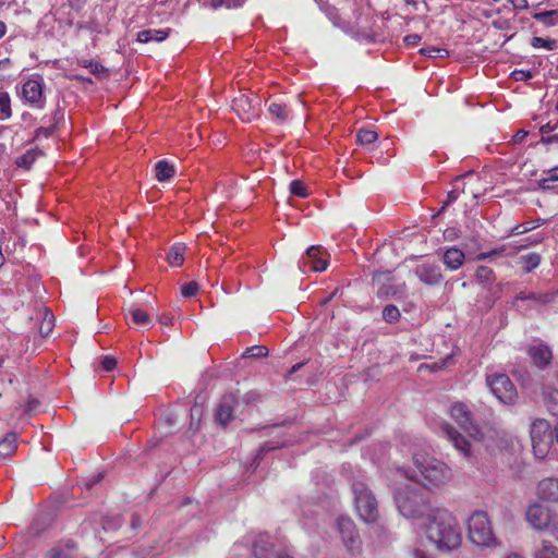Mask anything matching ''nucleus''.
Masks as SVG:
<instances>
[{"label":"nucleus","instance_id":"13","mask_svg":"<svg viewBox=\"0 0 558 558\" xmlns=\"http://www.w3.org/2000/svg\"><path fill=\"white\" fill-rule=\"evenodd\" d=\"M258 100L246 95H240L233 99L232 109L244 122H251L258 117Z\"/></svg>","mask_w":558,"mask_h":558},{"label":"nucleus","instance_id":"44","mask_svg":"<svg viewBox=\"0 0 558 558\" xmlns=\"http://www.w3.org/2000/svg\"><path fill=\"white\" fill-rule=\"evenodd\" d=\"M289 190H290V193L292 195H295V196H299V197H306L308 195L307 191H306V186L300 180L291 181Z\"/></svg>","mask_w":558,"mask_h":558},{"label":"nucleus","instance_id":"24","mask_svg":"<svg viewBox=\"0 0 558 558\" xmlns=\"http://www.w3.org/2000/svg\"><path fill=\"white\" fill-rule=\"evenodd\" d=\"M538 186L544 191L558 192V167L546 172V175L538 181Z\"/></svg>","mask_w":558,"mask_h":558},{"label":"nucleus","instance_id":"42","mask_svg":"<svg viewBox=\"0 0 558 558\" xmlns=\"http://www.w3.org/2000/svg\"><path fill=\"white\" fill-rule=\"evenodd\" d=\"M122 525V519L120 515L105 517L102 519V529L106 532L118 530Z\"/></svg>","mask_w":558,"mask_h":558},{"label":"nucleus","instance_id":"45","mask_svg":"<svg viewBox=\"0 0 558 558\" xmlns=\"http://www.w3.org/2000/svg\"><path fill=\"white\" fill-rule=\"evenodd\" d=\"M283 446H284V444H283V442H280V441H276V442H272V441H271V442H265V444L260 447V449H259V451H258V453H257V456H256V459L260 460L264 453H266V452H268V451L276 450V449L281 448V447H283Z\"/></svg>","mask_w":558,"mask_h":558},{"label":"nucleus","instance_id":"25","mask_svg":"<svg viewBox=\"0 0 558 558\" xmlns=\"http://www.w3.org/2000/svg\"><path fill=\"white\" fill-rule=\"evenodd\" d=\"M175 173L173 165L167 160H160L155 165V175L159 182L170 180Z\"/></svg>","mask_w":558,"mask_h":558},{"label":"nucleus","instance_id":"21","mask_svg":"<svg viewBox=\"0 0 558 558\" xmlns=\"http://www.w3.org/2000/svg\"><path fill=\"white\" fill-rule=\"evenodd\" d=\"M272 544L267 534H258L253 542V554L256 558H269L272 555Z\"/></svg>","mask_w":558,"mask_h":558},{"label":"nucleus","instance_id":"12","mask_svg":"<svg viewBox=\"0 0 558 558\" xmlns=\"http://www.w3.org/2000/svg\"><path fill=\"white\" fill-rule=\"evenodd\" d=\"M44 88L45 83L40 76L27 80L22 86L23 99L34 108L43 109L45 106Z\"/></svg>","mask_w":558,"mask_h":558},{"label":"nucleus","instance_id":"6","mask_svg":"<svg viewBox=\"0 0 558 558\" xmlns=\"http://www.w3.org/2000/svg\"><path fill=\"white\" fill-rule=\"evenodd\" d=\"M530 436L533 452L537 459H544L554 441V432L548 421L544 418H535L531 423Z\"/></svg>","mask_w":558,"mask_h":558},{"label":"nucleus","instance_id":"31","mask_svg":"<svg viewBox=\"0 0 558 558\" xmlns=\"http://www.w3.org/2000/svg\"><path fill=\"white\" fill-rule=\"evenodd\" d=\"M269 113L279 122H284L290 116V110L282 104L271 102L268 106Z\"/></svg>","mask_w":558,"mask_h":558},{"label":"nucleus","instance_id":"47","mask_svg":"<svg viewBox=\"0 0 558 558\" xmlns=\"http://www.w3.org/2000/svg\"><path fill=\"white\" fill-rule=\"evenodd\" d=\"M104 371L111 372L117 366V360L112 356H105L101 361Z\"/></svg>","mask_w":558,"mask_h":558},{"label":"nucleus","instance_id":"35","mask_svg":"<svg viewBox=\"0 0 558 558\" xmlns=\"http://www.w3.org/2000/svg\"><path fill=\"white\" fill-rule=\"evenodd\" d=\"M378 135L373 130L361 129L356 134V141L361 145H369L377 140Z\"/></svg>","mask_w":558,"mask_h":558},{"label":"nucleus","instance_id":"54","mask_svg":"<svg viewBox=\"0 0 558 558\" xmlns=\"http://www.w3.org/2000/svg\"><path fill=\"white\" fill-rule=\"evenodd\" d=\"M458 196H459V194H458V192H457V191H454V190H453V191H450V192L448 193V195H447V199L444 202L442 209H444L446 206L450 205L451 203L456 202V201L458 199Z\"/></svg>","mask_w":558,"mask_h":558},{"label":"nucleus","instance_id":"1","mask_svg":"<svg viewBox=\"0 0 558 558\" xmlns=\"http://www.w3.org/2000/svg\"><path fill=\"white\" fill-rule=\"evenodd\" d=\"M426 536L438 550L451 551L462 543V534L456 517L445 508H435L427 518Z\"/></svg>","mask_w":558,"mask_h":558},{"label":"nucleus","instance_id":"37","mask_svg":"<svg viewBox=\"0 0 558 558\" xmlns=\"http://www.w3.org/2000/svg\"><path fill=\"white\" fill-rule=\"evenodd\" d=\"M477 280L483 283H490L495 280L493 269L487 266H478L475 274Z\"/></svg>","mask_w":558,"mask_h":558},{"label":"nucleus","instance_id":"53","mask_svg":"<svg viewBox=\"0 0 558 558\" xmlns=\"http://www.w3.org/2000/svg\"><path fill=\"white\" fill-rule=\"evenodd\" d=\"M558 128V122L555 124H551L550 122L544 124L541 126L539 131L543 135L548 134L553 131H555Z\"/></svg>","mask_w":558,"mask_h":558},{"label":"nucleus","instance_id":"33","mask_svg":"<svg viewBox=\"0 0 558 558\" xmlns=\"http://www.w3.org/2000/svg\"><path fill=\"white\" fill-rule=\"evenodd\" d=\"M12 116L11 99L7 92L0 93V120L4 121L10 119Z\"/></svg>","mask_w":558,"mask_h":558},{"label":"nucleus","instance_id":"18","mask_svg":"<svg viewBox=\"0 0 558 558\" xmlns=\"http://www.w3.org/2000/svg\"><path fill=\"white\" fill-rule=\"evenodd\" d=\"M537 494L541 499L548 502H558V478H543L537 484Z\"/></svg>","mask_w":558,"mask_h":558},{"label":"nucleus","instance_id":"7","mask_svg":"<svg viewBox=\"0 0 558 558\" xmlns=\"http://www.w3.org/2000/svg\"><path fill=\"white\" fill-rule=\"evenodd\" d=\"M486 384L492 393L504 404L510 405L517 401L518 392L508 375L494 373L487 375Z\"/></svg>","mask_w":558,"mask_h":558},{"label":"nucleus","instance_id":"10","mask_svg":"<svg viewBox=\"0 0 558 558\" xmlns=\"http://www.w3.org/2000/svg\"><path fill=\"white\" fill-rule=\"evenodd\" d=\"M326 252L319 245H313L308 247L305 254L299 260V267L303 272L310 270L320 272L324 271L328 266V260L325 257Z\"/></svg>","mask_w":558,"mask_h":558},{"label":"nucleus","instance_id":"58","mask_svg":"<svg viewBox=\"0 0 558 558\" xmlns=\"http://www.w3.org/2000/svg\"><path fill=\"white\" fill-rule=\"evenodd\" d=\"M542 143H544V144L558 143V133L554 134V135L543 136Z\"/></svg>","mask_w":558,"mask_h":558},{"label":"nucleus","instance_id":"20","mask_svg":"<svg viewBox=\"0 0 558 558\" xmlns=\"http://www.w3.org/2000/svg\"><path fill=\"white\" fill-rule=\"evenodd\" d=\"M529 355L534 362V364L539 367H546L551 360V351L545 344L533 345L529 349Z\"/></svg>","mask_w":558,"mask_h":558},{"label":"nucleus","instance_id":"52","mask_svg":"<svg viewBox=\"0 0 558 558\" xmlns=\"http://www.w3.org/2000/svg\"><path fill=\"white\" fill-rule=\"evenodd\" d=\"M442 50L432 47V48H422L421 53L430 58L436 57V53H440Z\"/></svg>","mask_w":558,"mask_h":558},{"label":"nucleus","instance_id":"3","mask_svg":"<svg viewBox=\"0 0 558 558\" xmlns=\"http://www.w3.org/2000/svg\"><path fill=\"white\" fill-rule=\"evenodd\" d=\"M393 499L399 513L410 520L427 519L435 509L420 489L408 484L395 490Z\"/></svg>","mask_w":558,"mask_h":558},{"label":"nucleus","instance_id":"28","mask_svg":"<svg viewBox=\"0 0 558 558\" xmlns=\"http://www.w3.org/2000/svg\"><path fill=\"white\" fill-rule=\"evenodd\" d=\"M62 118V114L59 110H56L53 116L50 119V124L48 126H40L35 132V140H40L41 137L48 138L54 132V126Z\"/></svg>","mask_w":558,"mask_h":558},{"label":"nucleus","instance_id":"8","mask_svg":"<svg viewBox=\"0 0 558 558\" xmlns=\"http://www.w3.org/2000/svg\"><path fill=\"white\" fill-rule=\"evenodd\" d=\"M337 529L347 551L351 555L360 554L362 550V539L353 520L349 517H339Z\"/></svg>","mask_w":558,"mask_h":558},{"label":"nucleus","instance_id":"51","mask_svg":"<svg viewBox=\"0 0 558 558\" xmlns=\"http://www.w3.org/2000/svg\"><path fill=\"white\" fill-rule=\"evenodd\" d=\"M529 230H530V228H527V227H523V226H521V225H517V226H514V227L509 231L508 236L517 235V234H522V233H524V232H526V231H529Z\"/></svg>","mask_w":558,"mask_h":558},{"label":"nucleus","instance_id":"32","mask_svg":"<svg viewBox=\"0 0 558 558\" xmlns=\"http://www.w3.org/2000/svg\"><path fill=\"white\" fill-rule=\"evenodd\" d=\"M541 263V256L537 253H529L520 257V264L525 272H531Z\"/></svg>","mask_w":558,"mask_h":558},{"label":"nucleus","instance_id":"17","mask_svg":"<svg viewBox=\"0 0 558 558\" xmlns=\"http://www.w3.org/2000/svg\"><path fill=\"white\" fill-rule=\"evenodd\" d=\"M526 520L532 527L543 530L550 523L549 511L542 505L534 504L527 508Z\"/></svg>","mask_w":558,"mask_h":558},{"label":"nucleus","instance_id":"11","mask_svg":"<svg viewBox=\"0 0 558 558\" xmlns=\"http://www.w3.org/2000/svg\"><path fill=\"white\" fill-rule=\"evenodd\" d=\"M554 295L550 293L524 292L521 291L512 301L518 311L539 310L543 305L551 302Z\"/></svg>","mask_w":558,"mask_h":558},{"label":"nucleus","instance_id":"22","mask_svg":"<svg viewBox=\"0 0 558 558\" xmlns=\"http://www.w3.org/2000/svg\"><path fill=\"white\" fill-rule=\"evenodd\" d=\"M169 36V29H145L137 34V40L146 44L150 41H163Z\"/></svg>","mask_w":558,"mask_h":558},{"label":"nucleus","instance_id":"59","mask_svg":"<svg viewBox=\"0 0 558 558\" xmlns=\"http://www.w3.org/2000/svg\"><path fill=\"white\" fill-rule=\"evenodd\" d=\"M527 136V132L524 131V130H521L519 131L514 136H513V141L515 143H521L524 141V138Z\"/></svg>","mask_w":558,"mask_h":558},{"label":"nucleus","instance_id":"30","mask_svg":"<svg viewBox=\"0 0 558 558\" xmlns=\"http://www.w3.org/2000/svg\"><path fill=\"white\" fill-rule=\"evenodd\" d=\"M53 327L54 316L50 311L46 308L43 314L41 322L39 324V333L41 335V337H47L52 332Z\"/></svg>","mask_w":558,"mask_h":558},{"label":"nucleus","instance_id":"26","mask_svg":"<svg viewBox=\"0 0 558 558\" xmlns=\"http://www.w3.org/2000/svg\"><path fill=\"white\" fill-rule=\"evenodd\" d=\"M533 558H558V547L549 541H543L541 545L535 548Z\"/></svg>","mask_w":558,"mask_h":558},{"label":"nucleus","instance_id":"23","mask_svg":"<svg viewBox=\"0 0 558 558\" xmlns=\"http://www.w3.org/2000/svg\"><path fill=\"white\" fill-rule=\"evenodd\" d=\"M186 246L183 243L173 244L167 254V260L172 267H180L184 262Z\"/></svg>","mask_w":558,"mask_h":558},{"label":"nucleus","instance_id":"16","mask_svg":"<svg viewBox=\"0 0 558 558\" xmlns=\"http://www.w3.org/2000/svg\"><path fill=\"white\" fill-rule=\"evenodd\" d=\"M441 430L448 440L453 445V447L459 450L465 458L472 457V445L468 438H465L457 429H454V427L447 423L441 426Z\"/></svg>","mask_w":558,"mask_h":558},{"label":"nucleus","instance_id":"27","mask_svg":"<svg viewBox=\"0 0 558 558\" xmlns=\"http://www.w3.org/2000/svg\"><path fill=\"white\" fill-rule=\"evenodd\" d=\"M17 436L14 433H9L0 440V456L3 458L10 457L16 450Z\"/></svg>","mask_w":558,"mask_h":558},{"label":"nucleus","instance_id":"49","mask_svg":"<svg viewBox=\"0 0 558 558\" xmlns=\"http://www.w3.org/2000/svg\"><path fill=\"white\" fill-rule=\"evenodd\" d=\"M246 0H222V4L227 9H238L241 8Z\"/></svg>","mask_w":558,"mask_h":558},{"label":"nucleus","instance_id":"46","mask_svg":"<svg viewBox=\"0 0 558 558\" xmlns=\"http://www.w3.org/2000/svg\"><path fill=\"white\" fill-rule=\"evenodd\" d=\"M198 291V284L195 281H191L182 287L181 293L184 298L194 296Z\"/></svg>","mask_w":558,"mask_h":558},{"label":"nucleus","instance_id":"14","mask_svg":"<svg viewBox=\"0 0 558 558\" xmlns=\"http://www.w3.org/2000/svg\"><path fill=\"white\" fill-rule=\"evenodd\" d=\"M414 274L421 282L427 286L439 284L444 279L440 266L432 262L417 265L414 269Z\"/></svg>","mask_w":558,"mask_h":558},{"label":"nucleus","instance_id":"2","mask_svg":"<svg viewBox=\"0 0 558 558\" xmlns=\"http://www.w3.org/2000/svg\"><path fill=\"white\" fill-rule=\"evenodd\" d=\"M414 470L409 478L428 490L440 489L451 482L453 473L444 461L427 453L413 456Z\"/></svg>","mask_w":558,"mask_h":558},{"label":"nucleus","instance_id":"5","mask_svg":"<svg viewBox=\"0 0 558 558\" xmlns=\"http://www.w3.org/2000/svg\"><path fill=\"white\" fill-rule=\"evenodd\" d=\"M352 493L355 510L361 520L366 523H375L379 518L378 502L366 483L362 480L354 481Z\"/></svg>","mask_w":558,"mask_h":558},{"label":"nucleus","instance_id":"62","mask_svg":"<svg viewBox=\"0 0 558 558\" xmlns=\"http://www.w3.org/2000/svg\"><path fill=\"white\" fill-rule=\"evenodd\" d=\"M413 557L414 558H429V556L421 549H415L413 551Z\"/></svg>","mask_w":558,"mask_h":558},{"label":"nucleus","instance_id":"48","mask_svg":"<svg viewBox=\"0 0 558 558\" xmlns=\"http://www.w3.org/2000/svg\"><path fill=\"white\" fill-rule=\"evenodd\" d=\"M242 401L246 404L256 403L259 401V395L256 391H248L242 397Z\"/></svg>","mask_w":558,"mask_h":558},{"label":"nucleus","instance_id":"63","mask_svg":"<svg viewBox=\"0 0 558 558\" xmlns=\"http://www.w3.org/2000/svg\"><path fill=\"white\" fill-rule=\"evenodd\" d=\"M202 410L197 405H194L191 410V417L194 418L195 415H201Z\"/></svg>","mask_w":558,"mask_h":558},{"label":"nucleus","instance_id":"29","mask_svg":"<svg viewBox=\"0 0 558 558\" xmlns=\"http://www.w3.org/2000/svg\"><path fill=\"white\" fill-rule=\"evenodd\" d=\"M129 316L132 323L137 326L148 327L151 325L153 319L150 315L140 308L131 307L129 310Z\"/></svg>","mask_w":558,"mask_h":558},{"label":"nucleus","instance_id":"50","mask_svg":"<svg viewBox=\"0 0 558 558\" xmlns=\"http://www.w3.org/2000/svg\"><path fill=\"white\" fill-rule=\"evenodd\" d=\"M421 36L416 34H411L404 37L403 41L407 46H415L420 43Z\"/></svg>","mask_w":558,"mask_h":558},{"label":"nucleus","instance_id":"57","mask_svg":"<svg viewBox=\"0 0 558 558\" xmlns=\"http://www.w3.org/2000/svg\"><path fill=\"white\" fill-rule=\"evenodd\" d=\"M65 553L60 550V549H57V548H52L50 551H49V557L50 558H65Z\"/></svg>","mask_w":558,"mask_h":558},{"label":"nucleus","instance_id":"43","mask_svg":"<svg viewBox=\"0 0 558 558\" xmlns=\"http://www.w3.org/2000/svg\"><path fill=\"white\" fill-rule=\"evenodd\" d=\"M509 245L508 244H505V245H501L499 247H496L489 252H485V253H481L476 256V259L477 260H485V259H488V258H493L495 256H500L502 254H509Z\"/></svg>","mask_w":558,"mask_h":558},{"label":"nucleus","instance_id":"39","mask_svg":"<svg viewBox=\"0 0 558 558\" xmlns=\"http://www.w3.org/2000/svg\"><path fill=\"white\" fill-rule=\"evenodd\" d=\"M36 156L37 154L34 150H27L16 159L15 163L20 168L29 169L35 162Z\"/></svg>","mask_w":558,"mask_h":558},{"label":"nucleus","instance_id":"34","mask_svg":"<svg viewBox=\"0 0 558 558\" xmlns=\"http://www.w3.org/2000/svg\"><path fill=\"white\" fill-rule=\"evenodd\" d=\"M533 17L546 26H554L558 22V11L551 10L538 12L535 13Z\"/></svg>","mask_w":558,"mask_h":558},{"label":"nucleus","instance_id":"56","mask_svg":"<svg viewBox=\"0 0 558 558\" xmlns=\"http://www.w3.org/2000/svg\"><path fill=\"white\" fill-rule=\"evenodd\" d=\"M142 525V519L138 514L133 513L131 517V527L133 530L138 529Z\"/></svg>","mask_w":558,"mask_h":558},{"label":"nucleus","instance_id":"38","mask_svg":"<svg viewBox=\"0 0 558 558\" xmlns=\"http://www.w3.org/2000/svg\"><path fill=\"white\" fill-rule=\"evenodd\" d=\"M383 318L389 324L397 323L400 318V311L397 306L389 304L383 310Z\"/></svg>","mask_w":558,"mask_h":558},{"label":"nucleus","instance_id":"19","mask_svg":"<svg viewBox=\"0 0 558 558\" xmlns=\"http://www.w3.org/2000/svg\"><path fill=\"white\" fill-rule=\"evenodd\" d=\"M441 259L449 270H458L463 266L465 255L462 250L451 246L444 251Z\"/></svg>","mask_w":558,"mask_h":558},{"label":"nucleus","instance_id":"41","mask_svg":"<svg viewBox=\"0 0 558 558\" xmlns=\"http://www.w3.org/2000/svg\"><path fill=\"white\" fill-rule=\"evenodd\" d=\"M268 355V349L265 345H252L246 348L242 357H265Z\"/></svg>","mask_w":558,"mask_h":558},{"label":"nucleus","instance_id":"55","mask_svg":"<svg viewBox=\"0 0 558 558\" xmlns=\"http://www.w3.org/2000/svg\"><path fill=\"white\" fill-rule=\"evenodd\" d=\"M102 474L98 473L97 475H94L88 482L85 483V487L87 489H90L94 485L98 484L102 480Z\"/></svg>","mask_w":558,"mask_h":558},{"label":"nucleus","instance_id":"61","mask_svg":"<svg viewBox=\"0 0 558 558\" xmlns=\"http://www.w3.org/2000/svg\"><path fill=\"white\" fill-rule=\"evenodd\" d=\"M550 533L558 541V521H554L551 523Z\"/></svg>","mask_w":558,"mask_h":558},{"label":"nucleus","instance_id":"60","mask_svg":"<svg viewBox=\"0 0 558 558\" xmlns=\"http://www.w3.org/2000/svg\"><path fill=\"white\" fill-rule=\"evenodd\" d=\"M513 7L518 9H523L526 7V0H508Z\"/></svg>","mask_w":558,"mask_h":558},{"label":"nucleus","instance_id":"9","mask_svg":"<svg viewBox=\"0 0 558 558\" xmlns=\"http://www.w3.org/2000/svg\"><path fill=\"white\" fill-rule=\"evenodd\" d=\"M450 415L471 439H482V432L480 427L473 422L472 414L465 404L461 402L453 403L450 407Z\"/></svg>","mask_w":558,"mask_h":558},{"label":"nucleus","instance_id":"40","mask_svg":"<svg viewBox=\"0 0 558 558\" xmlns=\"http://www.w3.org/2000/svg\"><path fill=\"white\" fill-rule=\"evenodd\" d=\"M531 46L535 49L545 48L547 50H554L557 48V41L555 39H545L542 37H533L531 39Z\"/></svg>","mask_w":558,"mask_h":558},{"label":"nucleus","instance_id":"36","mask_svg":"<svg viewBox=\"0 0 558 558\" xmlns=\"http://www.w3.org/2000/svg\"><path fill=\"white\" fill-rule=\"evenodd\" d=\"M78 65L88 69L93 74L97 76L107 73L105 66L93 60L81 59L78 60Z\"/></svg>","mask_w":558,"mask_h":558},{"label":"nucleus","instance_id":"4","mask_svg":"<svg viewBox=\"0 0 558 558\" xmlns=\"http://www.w3.org/2000/svg\"><path fill=\"white\" fill-rule=\"evenodd\" d=\"M468 539L478 548H495L499 542L486 511L475 510L466 520Z\"/></svg>","mask_w":558,"mask_h":558},{"label":"nucleus","instance_id":"64","mask_svg":"<svg viewBox=\"0 0 558 558\" xmlns=\"http://www.w3.org/2000/svg\"><path fill=\"white\" fill-rule=\"evenodd\" d=\"M304 365V363H296L294 364L291 369H290V374H294L296 373L298 371H300L302 368V366Z\"/></svg>","mask_w":558,"mask_h":558},{"label":"nucleus","instance_id":"15","mask_svg":"<svg viewBox=\"0 0 558 558\" xmlns=\"http://www.w3.org/2000/svg\"><path fill=\"white\" fill-rule=\"evenodd\" d=\"M236 404L238 400L234 395H225L215 413L216 422L221 426H227V424L234 418V409Z\"/></svg>","mask_w":558,"mask_h":558}]
</instances>
